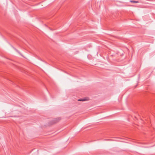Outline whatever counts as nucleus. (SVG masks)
<instances>
[{"label": "nucleus", "mask_w": 155, "mask_h": 155, "mask_svg": "<svg viewBox=\"0 0 155 155\" xmlns=\"http://www.w3.org/2000/svg\"><path fill=\"white\" fill-rule=\"evenodd\" d=\"M61 120V118L60 117L54 118L52 120L50 121L49 124L51 125H53L58 122Z\"/></svg>", "instance_id": "f257e3e1"}, {"label": "nucleus", "mask_w": 155, "mask_h": 155, "mask_svg": "<svg viewBox=\"0 0 155 155\" xmlns=\"http://www.w3.org/2000/svg\"><path fill=\"white\" fill-rule=\"evenodd\" d=\"M88 99L87 98H81L78 100V101H85L88 100Z\"/></svg>", "instance_id": "f03ea898"}, {"label": "nucleus", "mask_w": 155, "mask_h": 155, "mask_svg": "<svg viewBox=\"0 0 155 155\" xmlns=\"http://www.w3.org/2000/svg\"><path fill=\"white\" fill-rule=\"evenodd\" d=\"M130 2H133V3H136L139 2L138 1H132V0H130Z\"/></svg>", "instance_id": "7ed1b4c3"}, {"label": "nucleus", "mask_w": 155, "mask_h": 155, "mask_svg": "<svg viewBox=\"0 0 155 155\" xmlns=\"http://www.w3.org/2000/svg\"><path fill=\"white\" fill-rule=\"evenodd\" d=\"M13 48L17 52H18L19 53H20V52L18 51V50L17 49H16V48L14 47H13Z\"/></svg>", "instance_id": "20e7f679"}]
</instances>
